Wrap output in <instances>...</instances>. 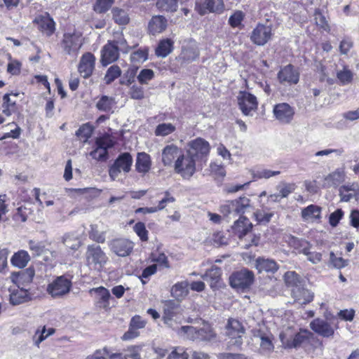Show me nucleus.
<instances>
[{
  "instance_id": "1",
  "label": "nucleus",
  "mask_w": 359,
  "mask_h": 359,
  "mask_svg": "<svg viewBox=\"0 0 359 359\" xmlns=\"http://www.w3.org/2000/svg\"><path fill=\"white\" fill-rule=\"evenodd\" d=\"M34 276V271L32 269L19 273L16 276L18 284V288L13 290L10 294V302L13 305H19L31 299L29 288L24 285V283H30Z\"/></svg>"
},
{
  "instance_id": "2",
  "label": "nucleus",
  "mask_w": 359,
  "mask_h": 359,
  "mask_svg": "<svg viewBox=\"0 0 359 359\" xmlns=\"http://www.w3.org/2000/svg\"><path fill=\"white\" fill-rule=\"evenodd\" d=\"M313 334L307 330L296 332L290 327L285 328L279 335L282 346L285 348H297L309 341Z\"/></svg>"
},
{
  "instance_id": "3",
  "label": "nucleus",
  "mask_w": 359,
  "mask_h": 359,
  "mask_svg": "<svg viewBox=\"0 0 359 359\" xmlns=\"http://www.w3.org/2000/svg\"><path fill=\"white\" fill-rule=\"evenodd\" d=\"M180 332L192 341L211 342L217 338V334L212 326L204 321L201 327L182 326Z\"/></svg>"
},
{
  "instance_id": "4",
  "label": "nucleus",
  "mask_w": 359,
  "mask_h": 359,
  "mask_svg": "<svg viewBox=\"0 0 359 359\" xmlns=\"http://www.w3.org/2000/svg\"><path fill=\"white\" fill-rule=\"evenodd\" d=\"M196 158L187 151L180 154L175 160L173 168L175 172L183 179H190L196 172Z\"/></svg>"
},
{
  "instance_id": "5",
  "label": "nucleus",
  "mask_w": 359,
  "mask_h": 359,
  "mask_svg": "<svg viewBox=\"0 0 359 359\" xmlns=\"http://www.w3.org/2000/svg\"><path fill=\"white\" fill-rule=\"evenodd\" d=\"M86 265L90 270L100 271L107 263V257L98 245H89L86 252Z\"/></svg>"
},
{
  "instance_id": "6",
  "label": "nucleus",
  "mask_w": 359,
  "mask_h": 359,
  "mask_svg": "<svg viewBox=\"0 0 359 359\" xmlns=\"http://www.w3.org/2000/svg\"><path fill=\"white\" fill-rule=\"evenodd\" d=\"M72 286V280L65 276L57 277L47 286V292L53 298L67 294Z\"/></svg>"
},
{
  "instance_id": "7",
  "label": "nucleus",
  "mask_w": 359,
  "mask_h": 359,
  "mask_svg": "<svg viewBox=\"0 0 359 359\" xmlns=\"http://www.w3.org/2000/svg\"><path fill=\"white\" fill-rule=\"evenodd\" d=\"M133 162V157L129 153L125 152L120 154L109 168L110 178L112 180H116L121 172H128L131 169Z\"/></svg>"
},
{
  "instance_id": "8",
  "label": "nucleus",
  "mask_w": 359,
  "mask_h": 359,
  "mask_svg": "<svg viewBox=\"0 0 359 359\" xmlns=\"http://www.w3.org/2000/svg\"><path fill=\"white\" fill-rule=\"evenodd\" d=\"M239 109L245 116H252L258 107V101L255 95L246 90L239 92L238 96Z\"/></svg>"
},
{
  "instance_id": "9",
  "label": "nucleus",
  "mask_w": 359,
  "mask_h": 359,
  "mask_svg": "<svg viewBox=\"0 0 359 359\" xmlns=\"http://www.w3.org/2000/svg\"><path fill=\"white\" fill-rule=\"evenodd\" d=\"M254 278L252 271L244 269L231 274L229 278L230 285L238 290H245L252 285Z\"/></svg>"
},
{
  "instance_id": "10",
  "label": "nucleus",
  "mask_w": 359,
  "mask_h": 359,
  "mask_svg": "<svg viewBox=\"0 0 359 359\" xmlns=\"http://www.w3.org/2000/svg\"><path fill=\"white\" fill-rule=\"evenodd\" d=\"M83 45L81 36L77 33L65 34L61 43L64 52L69 55L76 57Z\"/></svg>"
},
{
  "instance_id": "11",
  "label": "nucleus",
  "mask_w": 359,
  "mask_h": 359,
  "mask_svg": "<svg viewBox=\"0 0 359 359\" xmlns=\"http://www.w3.org/2000/svg\"><path fill=\"white\" fill-rule=\"evenodd\" d=\"M226 334L231 339L229 344L239 347L243 344L245 328L239 320L231 318L226 325Z\"/></svg>"
},
{
  "instance_id": "12",
  "label": "nucleus",
  "mask_w": 359,
  "mask_h": 359,
  "mask_svg": "<svg viewBox=\"0 0 359 359\" xmlns=\"http://www.w3.org/2000/svg\"><path fill=\"white\" fill-rule=\"evenodd\" d=\"M210 147L206 140L198 137L188 143L187 151L196 160L203 159L210 152Z\"/></svg>"
},
{
  "instance_id": "13",
  "label": "nucleus",
  "mask_w": 359,
  "mask_h": 359,
  "mask_svg": "<svg viewBox=\"0 0 359 359\" xmlns=\"http://www.w3.org/2000/svg\"><path fill=\"white\" fill-rule=\"evenodd\" d=\"M200 55L198 47L195 41H190L182 46L180 54L177 60L181 65H187L198 58Z\"/></svg>"
},
{
  "instance_id": "14",
  "label": "nucleus",
  "mask_w": 359,
  "mask_h": 359,
  "mask_svg": "<svg viewBox=\"0 0 359 359\" xmlns=\"http://www.w3.org/2000/svg\"><path fill=\"white\" fill-rule=\"evenodd\" d=\"M272 36V29L270 26L258 24L252 30L251 41L257 46L265 45Z\"/></svg>"
},
{
  "instance_id": "15",
  "label": "nucleus",
  "mask_w": 359,
  "mask_h": 359,
  "mask_svg": "<svg viewBox=\"0 0 359 359\" xmlns=\"http://www.w3.org/2000/svg\"><path fill=\"white\" fill-rule=\"evenodd\" d=\"M95 61L96 58L91 53L87 52L82 55L78 65V71L82 77L87 79L92 75Z\"/></svg>"
},
{
  "instance_id": "16",
  "label": "nucleus",
  "mask_w": 359,
  "mask_h": 359,
  "mask_svg": "<svg viewBox=\"0 0 359 359\" xmlns=\"http://www.w3.org/2000/svg\"><path fill=\"white\" fill-rule=\"evenodd\" d=\"M182 152V149L176 144H166L161 150V163L165 167L173 166Z\"/></svg>"
},
{
  "instance_id": "17",
  "label": "nucleus",
  "mask_w": 359,
  "mask_h": 359,
  "mask_svg": "<svg viewBox=\"0 0 359 359\" xmlns=\"http://www.w3.org/2000/svg\"><path fill=\"white\" fill-rule=\"evenodd\" d=\"M96 148L90 155L96 160H104L107 156V150L114 146L113 141L107 137L97 138L95 142Z\"/></svg>"
},
{
  "instance_id": "18",
  "label": "nucleus",
  "mask_w": 359,
  "mask_h": 359,
  "mask_svg": "<svg viewBox=\"0 0 359 359\" xmlns=\"http://www.w3.org/2000/svg\"><path fill=\"white\" fill-rule=\"evenodd\" d=\"M276 118L282 123H289L293 118L294 111L287 103H279L273 107Z\"/></svg>"
},
{
  "instance_id": "19",
  "label": "nucleus",
  "mask_w": 359,
  "mask_h": 359,
  "mask_svg": "<svg viewBox=\"0 0 359 359\" xmlns=\"http://www.w3.org/2000/svg\"><path fill=\"white\" fill-rule=\"evenodd\" d=\"M119 56L118 48L114 42H109L104 45L101 51V63L103 66L116 61Z\"/></svg>"
},
{
  "instance_id": "20",
  "label": "nucleus",
  "mask_w": 359,
  "mask_h": 359,
  "mask_svg": "<svg viewBox=\"0 0 359 359\" xmlns=\"http://www.w3.org/2000/svg\"><path fill=\"white\" fill-rule=\"evenodd\" d=\"M133 248V243L125 238L115 239L111 243V250L120 257L129 255Z\"/></svg>"
},
{
  "instance_id": "21",
  "label": "nucleus",
  "mask_w": 359,
  "mask_h": 359,
  "mask_svg": "<svg viewBox=\"0 0 359 359\" xmlns=\"http://www.w3.org/2000/svg\"><path fill=\"white\" fill-rule=\"evenodd\" d=\"M168 26V20L163 15H154L149 21L147 31L151 35L156 36L163 32Z\"/></svg>"
},
{
  "instance_id": "22",
  "label": "nucleus",
  "mask_w": 359,
  "mask_h": 359,
  "mask_svg": "<svg viewBox=\"0 0 359 359\" xmlns=\"http://www.w3.org/2000/svg\"><path fill=\"white\" fill-rule=\"evenodd\" d=\"M34 22L37 25L38 29L47 36H51L55 32V22L48 14L36 17Z\"/></svg>"
},
{
  "instance_id": "23",
  "label": "nucleus",
  "mask_w": 359,
  "mask_h": 359,
  "mask_svg": "<svg viewBox=\"0 0 359 359\" xmlns=\"http://www.w3.org/2000/svg\"><path fill=\"white\" fill-rule=\"evenodd\" d=\"M311 329L318 334L329 337L334 334V329L326 320L316 318L310 323Z\"/></svg>"
},
{
  "instance_id": "24",
  "label": "nucleus",
  "mask_w": 359,
  "mask_h": 359,
  "mask_svg": "<svg viewBox=\"0 0 359 359\" xmlns=\"http://www.w3.org/2000/svg\"><path fill=\"white\" fill-rule=\"evenodd\" d=\"M254 340L259 344L260 351L263 353H269L273 351L274 346L271 334L264 333L259 330L254 334Z\"/></svg>"
},
{
  "instance_id": "25",
  "label": "nucleus",
  "mask_w": 359,
  "mask_h": 359,
  "mask_svg": "<svg viewBox=\"0 0 359 359\" xmlns=\"http://www.w3.org/2000/svg\"><path fill=\"white\" fill-rule=\"evenodd\" d=\"M221 275V269L216 266H212L201 277L210 283V286L212 290H215L220 285Z\"/></svg>"
},
{
  "instance_id": "26",
  "label": "nucleus",
  "mask_w": 359,
  "mask_h": 359,
  "mask_svg": "<svg viewBox=\"0 0 359 359\" xmlns=\"http://www.w3.org/2000/svg\"><path fill=\"white\" fill-rule=\"evenodd\" d=\"M292 296L294 302L300 305L306 304L313 299L312 292L299 286H296L292 289Z\"/></svg>"
},
{
  "instance_id": "27",
  "label": "nucleus",
  "mask_w": 359,
  "mask_h": 359,
  "mask_svg": "<svg viewBox=\"0 0 359 359\" xmlns=\"http://www.w3.org/2000/svg\"><path fill=\"white\" fill-rule=\"evenodd\" d=\"M341 199L348 202L351 199L359 200V186L353 183L341 187L339 189Z\"/></svg>"
},
{
  "instance_id": "28",
  "label": "nucleus",
  "mask_w": 359,
  "mask_h": 359,
  "mask_svg": "<svg viewBox=\"0 0 359 359\" xmlns=\"http://www.w3.org/2000/svg\"><path fill=\"white\" fill-rule=\"evenodd\" d=\"M19 93H7L3 97L2 113L10 116L18 111L16 100L12 97H17Z\"/></svg>"
},
{
  "instance_id": "29",
  "label": "nucleus",
  "mask_w": 359,
  "mask_h": 359,
  "mask_svg": "<svg viewBox=\"0 0 359 359\" xmlns=\"http://www.w3.org/2000/svg\"><path fill=\"white\" fill-rule=\"evenodd\" d=\"M252 228V223L245 217H240L239 219L234 222V224L232 226L234 233L239 238H242L245 236L251 231Z\"/></svg>"
},
{
  "instance_id": "30",
  "label": "nucleus",
  "mask_w": 359,
  "mask_h": 359,
  "mask_svg": "<svg viewBox=\"0 0 359 359\" xmlns=\"http://www.w3.org/2000/svg\"><path fill=\"white\" fill-rule=\"evenodd\" d=\"M223 0H206L202 7L198 8L201 15H205L208 12L220 13L224 11Z\"/></svg>"
},
{
  "instance_id": "31",
  "label": "nucleus",
  "mask_w": 359,
  "mask_h": 359,
  "mask_svg": "<svg viewBox=\"0 0 359 359\" xmlns=\"http://www.w3.org/2000/svg\"><path fill=\"white\" fill-rule=\"evenodd\" d=\"M278 79L283 82L297 83L299 81V74L294 70L290 65L285 66L278 73Z\"/></svg>"
},
{
  "instance_id": "32",
  "label": "nucleus",
  "mask_w": 359,
  "mask_h": 359,
  "mask_svg": "<svg viewBox=\"0 0 359 359\" xmlns=\"http://www.w3.org/2000/svg\"><path fill=\"white\" fill-rule=\"evenodd\" d=\"M255 267L259 272L266 271L271 273H275L279 268L278 264L273 259H265L264 257H258L256 259Z\"/></svg>"
},
{
  "instance_id": "33",
  "label": "nucleus",
  "mask_w": 359,
  "mask_h": 359,
  "mask_svg": "<svg viewBox=\"0 0 359 359\" xmlns=\"http://www.w3.org/2000/svg\"><path fill=\"white\" fill-rule=\"evenodd\" d=\"M151 165L150 156L144 152L138 153L135 163L136 170L140 173L146 174L151 169Z\"/></svg>"
},
{
  "instance_id": "34",
  "label": "nucleus",
  "mask_w": 359,
  "mask_h": 359,
  "mask_svg": "<svg viewBox=\"0 0 359 359\" xmlns=\"http://www.w3.org/2000/svg\"><path fill=\"white\" fill-rule=\"evenodd\" d=\"M141 346H132L128 347L126 353H111L109 355L110 359H140Z\"/></svg>"
},
{
  "instance_id": "35",
  "label": "nucleus",
  "mask_w": 359,
  "mask_h": 359,
  "mask_svg": "<svg viewBox=\"0 0 359 359\" xmlns=\"http://www.w3.org/2000/svg\"><path fill=\"white\" fill-rule=\"evenodd\" d=\"M344 179V172L337 169L325 177L323 186L324 187H335L339 184Z\"/></svg>"
},
{
  "instance_id": "36",
  "label": "nucleus",
  "mask_w": 359,
  "mask_h": 359,
  "mask_svg": "<svg viewBox=\"0 0 359 359\" xmlns=\"http://www.w3.org/2000/svg\"><path fill=\"white\" fill-rule=\"evenodd\" d=\"M90 293H95L98 299V304L100 307L107 309L109 307V300L111 297L109 291L104 287L93 288L90 290Z\"/></svg>"
},
{
  "instance_id": "37",
  "label": "nucleus",
  "mask_w": 359,
  "mask_h": 359,
  "mask_svg": "<svg viewBox=\"0 0 359 359\" xmlns=\"http://www.w3.org/2000/svg\"><path fill=\"white\" fill-rule=\"evenodd\" d=\"M173 43L170 39L161 40L155 50L156 55L162 58L167 57L173 50Z\"/></svg>"
},
{
  "instance_id": "38",
  "label": "nucleus",
  "mask_w": 359,
  "mask_h": 359,
  "mask_svg": "<svg viewBox=\"0 0 359 359\" xmlns=\"http://www.w3.org/2000/svg\"><path fill=\"white\" fill-rule=\"evenodd\" d=\"M30 257L27 251L19 250L14 253L11 259V262L13 266L22 269L27 266Z\"/></svg>"
},
{
  "instance_id": "39",
  "label": "nucleus",
  "mask_w": 359,
  "mask_h": 359,
  "mask_svg": "<svg viewBox=\"0 0 359 359\" xmlns=\"http://www.w3.org/2000/svg\"><path fill=\"white\" fill-rule=\"evenodd\" d=\"M188 281L184 280L174 285L171 289L172 295L177 299H182L189 294Z\"/></svg>"
},
{
  "instance_id": "40",
  "label": "nucleus",
  "mask_w": 359,
  "mask_h": 359,
  "mask_svg": "<svg viewBox=\"0 0 359 359\" xmlns=\"http://www.w3.org/2000/svg\"><path fill=\"white\" fill-rule=\"evenodd\" d=\"M112 19L119 25H126L130 21V18L128 12L121 8L114 7L111 9Z\"/></svg>"
},
{
  "instance_id": "41",
  "label": "nucleus",
  "mask_w": 359,
  "mask_h": 359,
  "mask_svg": "<svg viewBox=\"0 0 359 359\" xmlns=\"http://www.w3.org/2000/svg\"><path fill=\"white\" fill-rule=\"evenodd\" d=\"M321 208L315 205H310L302 211V217L304 221H311L320 218Z\"/></svg>"
},
{
  "instance_id": "42",
  "label": "nucleus",
  "mask_w": 359,
  "mask_h": 359,
  "mask_svg": "<svg viewBox=\"0 0 359 359\" xmlns=\"http://www.w3.org/2000/svg\"><path fill=\"white\" fill-rule=\"evenodd\" d=\"M116 102L111 97L102 95L96 103V107L102 111L109 112L112 110Z\"/></svg>"
},
{
  "instance_id": "43",
  "label": "nucleus",
  "mask_w": 359,
  "mask_h": 359,
  "mask_svg": "<svg viewBox=\"0 0 359 359\" xmlns=\"http://www.w3.org/2000/svg\"><path fill=\"white\" fill-rule=\"evenodd\" d=\"M288 244L294 249L299 251V253L304 254V250H307L311 244L306 240L299 239L294 236H289L287 240Z\"/></svg>"
},
{
  "instance_id": "44",
  "label": "nucleus",
  "mask_w": 359,
  "mask_h": 359,
  "mask_svg": "<svg viewBox=\"0 0 359 359\" xmlns=\"http://www.w3.org/2000/svg\"><path fill=\"white\" fill-rule=\"evenodd\" d=\"M55 331V329L52 327L48 330L46 329V327H43L41 330L38 329L33 337L34 344L39 347V344L49 336L53 334Z\"/></svg>"
},
{
  "instance_id": "45",
  "label": "nucleus",
  "mask_w": 359,
  "mask_h": 359,
  "mask_svg": "<svg viewBox=\"0 0 359 359\" xmlns=\"http://www.w3.org/2000/svg\"><path fill=\"white\" fill-rule=\"evenodd\" d=\"M176 127L173 124L170 123H163L156 127L154 134L158 137H165L174 133Z\"/></svg>"
},
{
  "instance_id": "46",
  "label": "nucleus",
  "mask_w": 359,
  "mask_h": 359,
  "mask_svg": "<svg viewBox=\"0 0 359 359\" xmlns=\"http://www.w3.org/2000/svg\"><path fill=\"white\" fill-rule=\"evenodd\" d=\"M64 245L73 250H77L81 245L79 238L74 233L65 234L62 238Z\"/></svg>"
},
{
  "instance_id": "47",
  "label": "nucleus",
  "mask_w": 359,
  "mask_h": 359,
  "mask_svg": "<svg viewBox=\"0 0 359 359\" xmlns=\"http://www.w3.org/2000/svg\"><path fill=\"white\" fill-rule=\"evenodd\" d=\"M149 48L147 47L141 48L134 51L130 55V60L133 63H143L148 59Z\"/></svg>"
},
{
  "instance_id": "48",
  "label": "nucleus",
  "mask_w": 359,
  "mask_h": 359,
  "mask_svg": "<svg viewBox=\"0 0 359 359\" xmlns=\"http://www.w3.org/2000/svg\"><path fill=\"white\" fill-rule=\"evenodd\" d=\"M121 74V70L118 65L111 66L107 71L104 80L106 84H110Z\"/></svg>"
},
{
  "instance_id": "49",
  "label": "nucleus",
  "mask_w": 359,
  "mask_h": 359,
  "mask_svg": "<svg viewBox=\"0 0 359 359\" xmlns=\"http://www.w3.org/2000/svg\"><path fill=\"white\" fill-rule=\"evenodd\" d=\"M156 6L163 11L174 12L177 8V0H158Z\"/></svg>"
},
{
  "instance_id": "50",
  "label": "nucleus",
  "mask_w": 359,
  "mask_h": 359,
  "mask_svg": "<svg viewBox=\"0 0 359 359\" xmlns=\"http://www.w3.org/2000/svg\"><path fill=\"white\" fill-rule=\"evenodd\" d=\"M234 203L236 205V215L245 213L250 207V199L245 196L234 200Z\"/></svg>"
},
{
  "instance_id": "51",
  "label": "nucleus",
  "mask_w": 359,
  "mask_h": 359,
  "mask_svg": "<svg viewBox=\"0 0 359 359\" xmlns=\"http://www.w3.org/2000/svg\"><path fill=\"white\" fill-rule=\"evenodd\" d=\"M93 128L89 124H83L76 131V135L83 142H86L93 133Z\"/></svg>"
},
{
  "instance_id": "52",
  "label": "nucleus",
  "mask_w": 359,
  "mask_h": 359,
  "mask_svg": "<svg viewBox=\"0 0 359 359\" xmlns=\"http://www.w3.org/2000/svg\"><path fill=\"white\" fill-rule=\"evenodd\" d=\"M114 0H96L93 10L97 13H104L114 4Z\"/></svg>"
},
{
  "instance_id": "53",
  "label": "nucleus",
  "mask_w": 359,
  "mask_h": 359,
  "mask_svg": "<svg viewBox=\"0 0 359 359\" xmlns=\"http://www.w3.org/2000/svg\"><path fill=\"white\" fill-rule=\"evenodd\" d=\"M245 18V14L241 11H236L229 18V24L233 28H242V22Z\"/></svg>"
},
{
  "instance_id": "54",
  "label": "nucleus",
  "mask_w": 359,
  "mask_h": 359,
  "mask_svg": "<svg viewBox=\"0 0 359 359\" xmlns=\"http://www.w3.org/2000/svg\"><path fill=\"white\" fill-rule=\"evenodd\" d=\"M280 173V171H273L268 169H259L252 171V175L253 176L254 180L269 179L273 176L278 175Z\"/></svg>"
},
{
  "instance_id": "55",
  "label": "nucleus",
  "mask_w": 359,
  "mask_h": 359,
  "mask_svg": "<svg viewBox=\"0 0 359 359\" xmlns=\"http://www.w3.org/2000/svg\"><path fill=\"white\" fill-rule=\"evenodd\" d=\"M189 354L182 347H173L172 351L168 353L167 359H188Z\"/></svg>"
},
{
  "instance_id": "56",
  "label": "nucleus",
  "mask_w": 359,
  "mask_h": 359,
  "mask_svg": "<svg viewBox=\"0 0 359 359\" xmlns=\"http://www.w3.org/2000/svg\"><path fill=\"white\" fill-rule=\"evenodd\" d=\"M337 77L341 84H347L352 81L353 74L348 69L344 68L343 70L339 71L337 73Z\"/></svg>"
},
{
  "instance_id": "57",
  "label": "nucleus",
  "mask_w": 359,
  "mask_h": 359,
  "mask_svg": "<svg viewBox=\"0 0 359 359\" xmlns=\"http://www.w3.org/2000/svg\"><path fill=\"white\" fill-rule=\"evenodd\" d=\"M154 77V72L150 69H142L137 76V80L141 84H147Z\"/></svg>"
},
{
  "instance_id": "58",
  "label": "nucleus",
  "mask_w": 359,
  "mask_h": 359,
  "mask_svg": "<svg viewBox=\"0 0 359 359\" xmlns=\"http://www.w3.org/2000/svg\"><path fill=\"white\" fill-rule=\"evenodd\" d=\"M129 95L130 98L134 100H142L144 97V88L136 84L133 85L130 88Z\"/></svg>"
},
{
  "instance_id": "59",
  "label": "nucleus",
  "mask_w": 359,
  "mask_h": 359,
  "mask_svg": "<svg viewBox=\"0 0 359 359\" xmlns=\"http://www.w3.org/2000/svg\"><path fill=\"white\" fill-rule=\"evenodd\" d=\"M304 255L307 257V259L313 264H318L322 260V254L318 252H311V245L307 250H304Z\"/></svg>"
},
{
  "instance_id": "60",
  "label": "nucleus",
  "mask_w": 359,
  "mask_h": 359,
  "mask_svg": "<svg viewBox=\"0 0 359 359\" xmlns=\"http://www.w3.org/2000/svg\"><path fill=\"white\" fill-rule=\"evenodd\" d=\"M135 232L137 234L142 241L148 240V231L142 222H137L133 227Z\"/></svg>"
},
{
  "instance_id": "61",
  "label": "nucleus",
  "mask_w": 359,
  "mask_h": 359,
  "mask_svg": "<svg viewBox=\"0 0 359 359\" xmlns=\"http://www.w3.org/2000/svg\"><path fill=\"white\" fill-rule=\"evenodd\" d=\"M278 189L281 198H286L294 191L295 185L294 184L281 183L278 187Z\"/></svg>"
},
{
  "instance_id": "62",
  "label": "nucleus",
  "mask_w": 359,
  "mask_h": 359,
  "mask_svg": "<svg viewBox=\"0 0 359 359\" xmlns=\"http://www.w3.org/2000/svg\"><path fill=\"white\" fill-rule=\"evenodd\" d=\"M284 279L286 284L293 288L297 285L299 276L294 271H287L285 273Z\"/></svg>"
},
{
  "instance_id": "63",
  "label": "nucleus",
  "mask_w": 359,
  "mask_h": 359,
  "mask_svg": "<svg viewBox=\"0 0 359 359\" xmlns=\"http://www.w3.org/2000/svg\"><path fill=\"white\" fill-rule=\"evenodd\" d=\"M330 264L335 268L341 269L348 264V262L344 259L342 257H337L334 252L330 254Z\"/></svg>"
},
{
  "instance_id": "64",
  "label": "nucleus",
  "mask_w": 359,
  "mask_h": 359,
  "mask_svg": "<svg viewBox=\"0 0 359 359\" xmlns=\"http://www.w3.org/2000/svg\"><path fill=\"white\" fill-rule=\"evenodd\" d=\"M111 354L109 350L104 347L102 349L97 350L93 355L88 356L86 359H106L105 357L109 358V355Z\"/></svg>"
}]
</instances>
